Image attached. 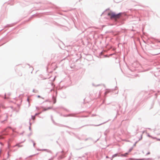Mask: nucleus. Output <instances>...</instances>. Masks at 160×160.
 <instances>
[{"label":"nucleus","instance_id":"nucleus-1","mask_svg":"<svg viewBox=\"0 0 160 160\" xmlns=\"http://www.w3.org/2000/svg\"><path fill=\"white\" fill-rule=\"evenodd\" d=\"M108 15L110 17L111 19H116L119 18L121 15V13H120L118 14H116L113 12H110L108 13Z\"/></svg>","mask_w":160,"mask_h":160},{"label":"nucleus","instance_id":"nucleus-2","mask_svg":"<svg viewBox=\"0 0 160 160\" xmlns=\"http://www.w3.org/2000/svg\"><path fill=\"white\" fill-rule=\"evenodd\" d=\"M148 136L149 137H151L152 138H153V139H156L157 141H160V139L156 137H151L149 135Z\"/></svg>","mask_w":160,"mask_h":160},{"label":"nucleus","instance_id":"nucleus-3","mask_svg":"<svg viewBox=\"0 0 160 160\" xmlns=\"http://www.w3.org/2000/svg\"><path fill=\"white\" fill-rule=\"evenodd\" d=\"M128 153H126L124 154H122L121 155L123 157H126L128 155Z\"/></svg>","mask_w":160,"mask_h":160},{"label":"nucleus","instance_id":"nucleus-4","mask_svg":"<svg viewBox=\"0 0 160 160\" xmlns=\"http://www.w3.org/2000/svg\"><path fill=\"white\" fill-rule=\"evenodd\" d=\"M129 160H134V159L132 158H130L128 159Z\"/></svg>","mask_w":160,"mask_h":160},{"label":"nucleus","instance_id":"nucleus-5","mask_svg":"<svg viewBox=\"0 0 160 160\" xmlns=\"http://www.w3.org/2000/svg\"><path fill=\"white\" fill-rule=\"evenodd\" d=\"M117 156V154H114V155H113V156H112V157H113V158H114V157H115L116 156Z\"/></svg>","mask_w":160,"mask_h":160},{"label":"nucleus","instance_id":"nucleus-6","mask_svg":"<svg viewBox=\"0 0 160 160\" xmlns=\"http://www.w3.org/2000/svg\"><path fill=\"white\" fill-rule=\"evenodd\" d=\"M132 149H130V150H129V152H131V151H132Z\"/></svg>","mask_w":160,"mask_h":160},{"label":"nucleus","instance_id":"nucleus-7","mask_svg":"<svg viewBox=\"0 0 160 160\" xmlns=\"http://www.w3.org/2000/svg\"><path fill=\"white\" fill-rule=\"evenodd\" d=\"M150 152H148L147 154V155H148V154H150Z\"/></svg>","mask_w":160,"mask_h":160},{"label":"nucleus","instance_id":"nucleus-8","mask_svg":"<svg viewBox=\"0 0 160 160\" xmlns=\"http://www.w3.org/2000/svg\"><path fill=\"white\" fill-rule=\"evenodd\" d=\"M6 98V96H5V98Z\"/></svg>","mask_w":160,"mask_h":160},{"label":"nucleus","instance_id":"nucleus-9","mask_svg":"<svg viewBox=\"0 0 160 160\" xmlns=\"http://www.w3.org/2000/svg\"><path fill=\"white\" fill-rule=\"evenodd\" d=\"M28 100H29V98H28Z\"/></svg>","mask_w":160,"mask_h":160}]
</instances>
